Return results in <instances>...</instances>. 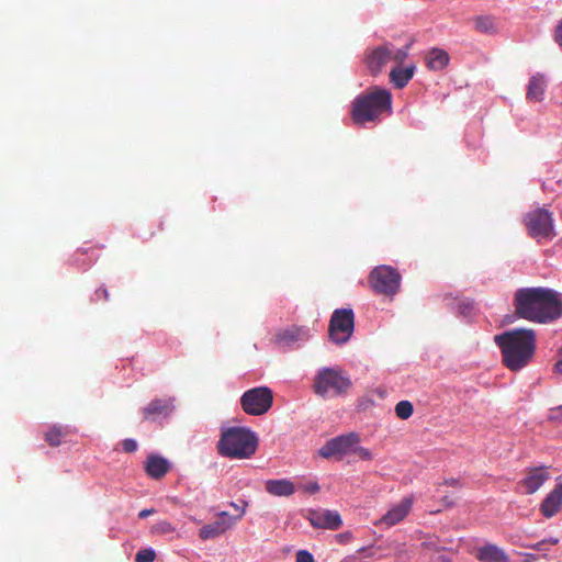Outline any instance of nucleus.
Returning a JSON list of instances; mask_svg holds the SVG:
<instances>
[{
  "label": "nucleus",
  "instance_id": "nucleus-1",
  "mask_svg": "<svg viewBox=\"0 0 562 562\" xmlns=\"http://www.w3.org/2000/svg\"><path fill=\"white\" fill-rule=\"evenodd\" d=\"M518 317L538 324H548L562 316V301L558 292L548 288H522L514 296Z\"/></svg>",
  "mask_w": 562,
  "mask_h": 562
},
{
  "label": "nucleus",
  "instance_id": "nucleus-2",
  "mask_svg": "<svg viewBox=\"0 0 562 562\" xmlns=\"http://www.w3.org/2000/svg\"><path fill=\"white\" fill-rule=\"evenodd\" d=\"M499 347L504 366L519 371L532 359L536 351V333L532 329L516 328L494 337Z\"/></svg>",
  "mask_w": 562,
  "mask_h": 562
},
{
  "label": "nucleus",
  "instance_id": "nucleus-3",
  "mask_svg": "<svg viewBox=\"0 0 562 562\" xmlns=\"http://www.w3.org/2000/svg\"><path fill=\"white\" fill-rule=\"evenodd\" d=\"M392 113V93L381 87H372L359 94L351 105V119L355 124L364 125L380 122L383 115Z\"/></svg>",
  "mask_w": 562,
  "mask_h": 562
},
{
  "label": "nucleus",
  "instance_id": "nucleus-4",
  "mask_svg": "<svg viewBox=\"0 0 562 562\" xmlns=\"http://www.w3.org/2000/svg\"><path fill=\"white\" fill-rule=\"evenodd\" d=\"M257 447V436L246 427L223 430L217 442L218 453L231 459H248L255 454Z\"/></svg>",
  "mask_w": 562,
  "mask_h": 562
},
{
  "label": "nucleus",
  "instance_id": "nucleus-5",
  "mask_svg": "<svg viewBox=\"0 0 562 562\" xmlns=\"http://www.w3.org/2000/svg\"><path fill=\"white\" fill-rule=\"evenodd\" d=\"M528 235L538 241L555 237L553 214L546 207H537L524 216Z\"/></svg>",
  "mask_w": 562,
  "mask_h": 562
},
{
  "label": "nucleus",
  "instance_id": "nucleus-6",
  "mask_svg": "<svg viewBox=\"0 0 562 562\" xmlns=\"http://www.w3.org/2000/svg\"><path fill=\"white\" fill-rule=\"evenodd\" d=\"M351 381L341 371L331 368L322 369L314 380V392L321 396H337L346 393Z\"/></svg>",
  "mask_w": 562,
  "mask_h": 562
},
{
  "label": "nucleus",
  "instance_id": "nucleus-7",
  "mask_svg": "<svg viewBox=\"0 0 562 562\" xmlns=\"http://www.w3.org/2000/svg\"><path fill=\"white\" fill-rule=\"evenodd\" d=\"M369 284L379 294L394 295L401 284V276L391 266L375 267L369 274Z\"/></svg>",
  "mask_w": 562,
  "mask_h": 562
},
{
  "label": "nucleus",
  "instance_id": "nucleus-8",
  "mask_svg": "<svg viewBox=\"0 0 562 562\" xmlns=\"http://www.w3.org/2000/svg\"><path fill=\"white\" fill-rule=\"evenodd\" d=\"M273 403L272 391L267 386H258L246 391L240 397L243 411L252 416L267 413Z\"/></svg>",
  "mask_w": 562,
  "mask_h": 562
},
{
  "label": "nucleus",
  "instance_id": "nucleus-9",
  "mask_svg": "<svg viewBox=\"0 0 562 562\" xmlns=\"http://www.w3.org/2000/svg\"><path fill=\"white\" fill-rule=\"evenodd\" d=\"M355 328V315L350 308L335 310L328 327V334L331 341L336 344H346L352 336Z\"/></svg>",
  "mask_w": 562,
  "mask_h": 562
},
{
  "label": "nucleus",
  "instance_id": "nucleus-10",
  "mask_svg": "<svg viewBox=\"0 0 562 562\" xmlns=\"http://www.w3.org/2000/svg\"><path fill=\"white\" fill-rule=\"evenodd\" d=\"M360 437L356 432L337 436L328 441L319 449L318 453L325 459L337 457L341 459L344 456L351 453L352 448L358 445Z\"/></svg>",
  "mask_w": 562,
  "mask_h": 562
},
{
  "label": "nucleus",
  "instance_id": "nucleus-11",
  "mask_svg": "<svg viewBox=\"0 0 562 562\" xmlns=\"http://www.w3.org/2000/svg\"><path fill=\"white\" fill-rule=\"evenodd\" d=\"M314 528L337 530L341 527L342 520L338 512L324 508L310 509L306 516Z\"/></svg>",
  "mask_w": 562,
  "mask_h": 562
},
{
  "label": "nucleus",
  "instance_id": "nucleus-12",
  "mask_svg": "<svg viewBox=\"0 0 562 562\" xmlns=\"http://www.w3.org/2000/svg\"><path fill=\"white\" fill-rule=\"evenodd\" d=\"M175 411L173 397H160L151 400L144 408L143 416L145 420L155 422L158 418H167Z\"/></svg>",
  "mask_w": 562,
  "mask_h": 562
},
{
  "label": "nucleus",
  "instance_id": "nucleus-13",
  "mask_svg": "<svg viewBox=\"0 0 562 562\" xmlns=\"http://www.w3.org/2000/svg\"><path fill=\"white\" fill-rule=\"evenodd\" d=\"M414 503L413 496L404 497L398 504L391 507L378 521L376 526L392 527L404 520L411 513Z\"/></svg>",
  "mask_w": 562,
  "mask_h": 562
},
{
  "label": "nucleus",
  "instance_id": "nucleus-14",
  "mask_svg": "<svg viewBox=\"0 0 562 562\" xmlns=\"http://www.w3.org/2000/svg\"><path fill=\"white\" fill-rule=\"evenodd\" d=\"M236 524V519L227 512L217 514V520L212 524L204 525L199 532L202 540H209L220 537L225 533Z\"/></svg>",
  "mask_w": 562,
  "mask_h": 562
},
{
  "label": "nucleus",
  "instance_id": "nucleus-15",
  "mask_svg": "<svg viewBox=\"0 0 562 562\" xmlns=\"http://www.w3.org/2000/svg\"><path fill=\"white\" fill-rule=\"evenodd\" d=\"M391 60V44L378 46L367 54L366 64L371 74H379Z\"/></svg>",
  "mask_w": 562,
  "mask_h": 562
},
{
  "label": "nucleus",
  "instance_id": "nucleus-16",
  "mask_svg": "<svg viewBox=\"0 0 562 562\" xmlns=\"http://www.w3.org/2000/svg\"><path fill=\"white\" fill-rule=\"evenodd\" d=\"M548 479L549 473L547 468H533L527 472L526 477L519 482V485L525 488L526 494H533L543 485Z\"/></svg>",
  "mask_w": 562,
  "mask_h": 562
},
{
  "label": "nucleus",
  "instance_id": "nucleus-17",
  "mask_svg": "<svg viewBox=\"0 0 562 562\" xmlns=\"http://www.w3.org/2000/svg\"><path fill=\"white\" fill-rule=\"evenodd\" d=\"M562 506V483L555 485V487L546 496L540 505L541 514L550 518L558 514Z\"/></svg>",
  "mask_w": 562,
  "mask_h": 562
},
{
  "label": "nucleus",
  "instance_id": "nucleus-18",
  "mask_svg": "<svg viewBox=\"0 0 562 562\" xmlns=\"http://www.w3.org/2000/svg\"><path fill=\"white\" fill-rule=\"evenodd\" d=\"M170 470V464L167 459L150 454L145 463V471L148 476L155 480L162 479Z\"/></svg>",
  "mask_w": 562,
  "mask_h": 562
},
{
  "label": "nucleus",
  "instance_id": "nucleus-19",
  "mask_svg": "<svg viewBox=\"0 0 562 562\" xmlns=\"http://www.w3.org/2000/svg\"><path fill=\"white\" fill-rule=\"evenodd\" d=\"M265 487L270 495L278 497H289L295 492V485L289 479L268 480Z\"/></svg>",
  "mask_w": 562,
  "mask_h": 562
},
{
  "label": "nucleus",
  "instance_id": "nucleus-20",
  "mask_svg": "<svg viewBox=\"0 0 562 562\" xmlns=\"http://www.w3.org/2000/svg\"><path fill=\"white\" fill-rule=\"evenodd\" d=\"M475 558L481 562H509L506 552L495 544L479 548Z\"/></svg>",
  "mask_w": 562,
  "mask_h": 562
},
{
  "label": "nucleus",
  "instance_id": "nucleus-21",
  "mask_svg": "<svg viewBox=\"0 0 562 562\" xmlns=\"http://www.w3.org/2000/svg\"><path fill=\"white\" fill-rule=\"evenodd\" d=\"M547 88L546 77L541 74L533 75L528 83L527 99L533 102L543 100L544 91Z\"/></svg>",
  "mask_w": 562,
  "mask_h": 562
},
{
  "label": "nucleus",
  "instance_id": "nucleus-22",
  "mask_svg": "<svg viewBox=\"0 0 562 562\" xmlns=\"http://www.w3.org/2000/svg\"><path fill=\"white\" fill-rule=\"evenodd\" d=\"M448 53L441 48H432L426 56V64L430 70H442L449 64Z\"/></svg>",
  "mask_w": 562,
  "mask_h": 562
},
{
  "label": "nucleus",
  "instance_id": "nucleus-23",
  "mask_svg": "<svg viewBox=\"0 0 562 562\" xmlns=\"http://www.w3.org/2000/svg\"><path fill=\"white\" fill-rule=\"evenodd\" d=\"M305 337V331L296 326L280 330L274 336L276 344L280 346H290L295 341H299Z\"/></svg>",
  "mask_w": 562,
  "mask_h": 562
},
{
  "label": "nucleus",
  "instance_id": "nucleus-24",
  "mask_svg": "<svg viewBox=\"0 0 562 562\" xmlns=\"http://www.w3.org/2000/svg\"><path fill=\"white\" fill-rule=\"evenodd\" d=\"M414 66L406 68L394 67L390 72V81L398 89H403L414 76Z\"/></svg>",
  "mask_w": 562,
  "mask_h": 562
},
{
  "label": "nucleus",
  "instance_id": "nucleus-25",
  "mask_svg": "<svg viewBox=\"0 0 562 562\" xmlns=\"http://www.w3.org/2000/svg\"><path fill=\"white\" fill-rule=\"evenodd\" d=\"M474 29L476 32L495 35L498 32L497 23L494 16L491 15H477L473 19Z\"/></svg>",
  "mask_w": 562,
  "mask_h": 562
},
{
  "label": "nucleus",
  "instance_id": "nucleus-26",
  "mask_svg": "<svg viewBox=\"0 0 562 562\" xmlns=\"http://www.w3.org/2000/svg\"><path fill=\"white\" fill-rule=\"evenodd\" d=\"M69 434L67 427L53 426L45 432V440L52 447H58L61 443V439Z\"/></svg>",
  "mask_w": 562,
  "mask_h": 562
},
{
  "label": "nucleus",
  "instance_id": "nucleus-27",
  "mask_svg": "<svg viewBox=\"0 0 562 562\" xmlns=\"http://www.w3.org/2000/svg\"><path fill=\"white\" fill-rule=\"evenodd\" d=\"M414 413L413 404L409 401H400L395 405V414L401 419H408Z\"/></svg>",
  "mask_w": 562,
  "mask_h": 562
},
{
  "label": "nucleus",
  "instance_id": "nucleus-28",
  "mask_svg": "<svg viewBox=\"0 0 562 562\" xmlns=\"http://www.w3.org/2000/svg\"><path fill=\"white\" fill-rule=\"evenodd\" d=\"M409 45L402 48H394L391 44V60L395 61L400 67L408 56Z\"/></svg>",
  "mask_w": 562,
  "mask_h": 562
},
{
  "label": "nucleus",
  "instance_id": "nucleus-29",
  "mask_svg": "<svg viewBox=\"0 0 562 562\" xmlns=\"http://www.w3.org/2000/svg\"><path fill=\"white\" fill-rule=\"evenodd\" d=\"M156 553L153 549H142L135 555V562H153Z\"/></svg>",
  "mask_w": 562,
  "mask_h": 562
},
{
  "label": "nucleus",
  "instance_id": "nucleus-30",
  "mask_svg": "<svg viewBox=\"0 0 562 562\" xmlns=\"http://www.w3.org/2000/svg\"><path fill=\"white\" fill-rule=\"evenodd\" d=\"M155 533L166 535L175 531V527L167 520H161L153 526Z\"/></svg>",
  "mask_w": 562,
  "mask_h": 562
},
{
  "label": "nucleus",
  "instance_id": "nucleus-31",
  "mask_svg": "<svg viewBox=\"0 0 562 562\" xmlns=\"http://www.w3.org/2000/svg\"><path fill=\"white\" fill-rule=\"evenodd\" d=\"M351 452L357 454L362 460L369 461V460H372V458H373L371 451L369 449L364 448V447H361V446H357L356 445L352 448Z\"/></svg>",
  "mask_w": 562,
  "mask_h": 562
},
{
  "label": "nucleus",
  "instance_id": "nucleus-32",
  "mask_svg": "<svg viewBox=\"0 0 562 562\" xmlns=\"http://www.w3.org/2000/svg\"><path fill=\"white\" fill-rule=\"evenodd\" d=\"M137 447H138V445H137L136 440H134L132 438H127L122 441V448L127 453L135 452L137 450Z\"/></svg>",
  "mask_w": 562,
  "mask_h": 562
},
{
  "label": "nucleus",
  "instance_id": "nucleus-33",
  "mask_svg": "<svg viewBox=\"0 0 562 562\" xmlns=\"http://www.w3.org/2000/svg\"><path fill=\"white\" fill-rule=\"evenodd\" d=\"M235 510L239 512V515L237 517H234V519L239 520L246 513V508L248 506V503L246 501H241L240 504L232 502L229 504Z\"/></svg>",
  "mask_w": 562,
  "mask_h": 562
},
{
  "label": "nucleus",
  "instance_id": "nucleus-34",
  "mask_svg": "<svg viewBox=\"0 0 562 562\" xmlns=\"http://www.w3.org/2000/svg\"><path fill=\"white\" fill-rule=\"evenodd\" d=\"M295 562H315L312 553L306 550H300L296 553Z\"/></svg>",
  "mask_w": 562,
  "mask_h": 562
},
{
  "label": "nucleus",
  "instance_id": "nucleus-35",
  "mask_svg": "<svg viewBox=\"0 0 562 562\" xmlns=\"http://www.w3.org/2000/svg\"><path fill=\"white\" fill-rule=\"evenodd\" d=\"M548 419L552 422H562V405L559 407L551 408Z\"/></svg>",
  "mask_w": 562,
  "mask_h": 562
},
{
  "label": "nucleus",
  "instance_id": "nucleus-36",
  "mask_svg": "<svg viewBox=\"0 0 562 562\" xmlns=\"http://www.w3.org/2000/svg\"><path fill=\"white\" fill-rule=\"evenodd\" d=\"M554 40L559 44V46L562 48V20L555 27Z\"/></svg>",
  "mask_w": 562,
  "mask_h": 562
},
{
  "label": "nucleus",
  "instance_id": "nucleus-37",
  "mask_svg": "<svg viewBox=\"0 0 562 562\" xmlns=\"http://www.w3.org/2000/svg\"><path fill=\"white\" fill-rule=\"evenodd\" d=\"M440 503H441L445 507H447V508H451V507H453V506L456 505V501H454L452 497L448 496V495L443 496V497L440 499Z\"/></svg>",
  "mask_w": 562,
  "mask_h": 562
},
{
  "label": "nucleus",
  "instance_id": "nucleus-38",
  "mask_svg": "<svg viewBox=\"0 0 562 562\" xmlns=\"http://www.w3.org/2000/svg\"><path fill=\"white\" fill-rule=\"evenodd\" d=\"M442 484L449 485V486H453V487H461L462 486L460 480L459 479H454V477L445 480V482Z\"/></svg>",
  "mask_w": 562,
  "mask_h": 562
},
{
  "label": "nucleus",
  "instance_id": "nucleus-39",
  "mask_svg": "<svg viewBox=\"0 0 562 562\" xmlns=\"http://www.w3.org/2000/svg\"><path fill=\"white\" fill-rule=\"evenodd\" d=\"M95 295L98 299L108 300L109 299V292L105 288H100L95 291Z\"/></svg>",
  "mask_w": 562,
  "mask_h": 562
},
{
  "label": "nucleus",
  "instance_id": "nucleus-40",
  "mask_svg": "<svg viewBox=\"0 0 562 562\" xmlns=\"http://www.w3.org/2000/svg\"><path fill=\"white\" fill-rule=\"evenodd\" d=\"M547 546L548 544H546V541L543 539V540H541V541H539V542H537L535 544L529 546V548H531L533 550H537V551H541V550H546Z\"/></svg>",
  "mask_w": 562,
  "mask_h": 562
},
{
  "label": "nucleus",
  "instance_id": "nucleus-41",
  "mask_svg": "<svg viewBox=\"0 0 562 562\" xmlns=\"http://www.w3.org/2000/svg\"><path fill=\"white\" fill-rule=\"evenodd\" d=\"M305 491L311 494H315L319 491V485L316 482L311 483L307 486H305Z\"/></svg>",
  "mask_w": 562,
  "mask_h": 562
},
{
  "label": "nucleus",
  "instance_id": "nucleus-42",
  "mask_svg": "<svg viewBox=\"0 0 562 562\" xmlns=\"http://www.w3.org/2000/svg\"><path fill=\"white\" fill-rule=\"evenodd\" d=\"M336 538L341 543H346V542H348L351 539V533L350 532H342V533L337 535Z\"/></svg>",
  "mask_w": 562,
  "mask_h": 562
},
{
  "label": "nucleus",
  "instance_id": "nucleus-43",
  "mask_svg": "<svg viewBox=\"0 0 562 562\" xmlns=\"http://www.w3.org/2000/svg\"><path fill=\"white\" fill-rule=\"evenodd\" d=\"M154 513H155L154 508H145L138 513V517L143 519V518H146V517L153 515Z\"/></svg>",
  "mask_w": 562,
  "mask_h": 562
},
{
  "label": "nucleus",
  "instance_id": "nucleus-44",
  "mask_svg": "<svg viewBox=\"0 0 562 562\" xmlns=\"http://www.w3.org/2000/svg\"><path fill=\"white\" fill-rule=\"evenodd\" d=\"M555 372L562 374V348L559 351V360L554 366Z\"/></svg>",
  "mask_w": 562,
  "mask_h": 562
},
{
  "label": "nucleus",
  "instance_id": "nucleus-45",
  "mask_svg": "<svg viewBox=\"0 0 562 562\" xmlns=\"http://www.w3.org/2000/svg\"><path fill=\"white\" fill-rule=\"evenodd\" d=\"M544 541H546V544H548V546H555L559 543V539L553 538V537L547 538V539H544Z\"/></svg>",
  "mask_w": 562,
  "mask_h": 562
},
{
  "label": "nucleus",
  "instance_id": "nucleus-46",
  "mask_svg": "<svg viewBox=\"0 0 562 562\" xmlns=\"http://www.w3.org/2000/svg\"><path fill=\"white\" fill-rule=\"evenodd\" d=\"M353 561H356V557L351 555V557H347L344 562H353Z\"/></svg>",
  "mask_w": 562,
  "mask_h": 562
},
{
  "label": "nucleus",
  "instance_id": "nucleus-47",
  "mask_svg": "<svg viewBox=\"0 0 562 562\" xmlns=\"http://www.w3.org/2000/svg\"><path fill=\"white\" fill-rule=\"evenodd\" d=\"M423 546H426L428 548H435V546L432 543H427V542H424Z\"/></svg>",
  "mask_w": 562,
  "mask_h": 562
},
{
  "label": "nucleus",
  "instance_id": "nucleus-48",
  "mask_svg": "<svg viewBox=\"0 0 562 562\" xmlns=\"http://www.w3.org/2000/svg\"><path fill=\"white\" fill-rule=\"evenodd\" d=\"M367 550L364 548H361L359 552H366Z\"/></svg>",
  "mask_w": 562,
  "mask_h": 562
},
{
  "label": "nucleus",
  "instance_id": "nucleus-49",
  "mask_svg": "<svg viewBox=\"0 0 562 562\" xmlns=\"http://www.w3.org/2000/svg\"><path fill=\"white\" fill-rule=\"evenodd\" d=\"M441 562H449V561L442 558V559H441Z\"/></svg>",
  "mask_w": 562,
  "mask_h": 562
}]
</instances>
